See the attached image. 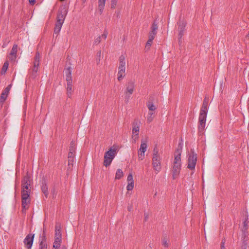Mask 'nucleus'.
Instances as JSON below:
<instances>
[{"instance_id":"obj_1","label":"nucleus","mask_w":249,"mask_h":249,"mask_svg":"<svg viewBox=\"0 0 249 249\" xmlns=\"http://www.w3.org/2000/svg\"><path fill=\"white\" fill-rule=\"evenodd\" d=\"M30 178L31 177L28 172H27L21 181V193H23L24 192L25 193H31L30 187L31 185L32 180Z\"/></svg>"},{"instance_id":"obj_2","label":"nucleus","mask_w":249,"mask_h":249,"mask_svg":"<svg viewBox=\"0 0 249 249\" xmlns=\"http://www.w3.org/2000/svg\"><path fill=\"white\" fill-rule=\"evenodd\" d=\"M197 161V155L193 149L187 155V168L191 170H194Z\"/></svg>"},{"instance_id":"obj_3","label":"nucleus","mask_w":249,"mask_h":249,"mask_svg":"<svg viewBox=\"0 0 249 249\" xmlns=\"http://www.w3.org/2000/svg\"><path fill=\"white\" fill-rule=\"evenodd\" d=\"M119 66L118 67V80L120 81L125 76V56L121 55L119 57Z\"/></svg>"},{"instance_id":"obj_4","label":"nucleus","mask_w":249,"mask_h":249,"mask_svg":"<svg viewBox=\"0 0 249 249\" xmlns=\"http://www.w3.org/2000/svg\"><path fill=\"white\" fill-rule=\"evenodd\" d=\"M116 149H112L111 148L109 150L107 151L105 153L104 159V165L106 167H107L110 165L112 160L114 158L116 154Z\"/></svg>"},{"instance_id":"obj_5","label":"nucleus","mask_w":249,"mask_h":249,"mask_svg":"<svg viewBox=\"0 0 249 249\" xmlns=\"http://www.w3.org/2000/svg\"><path fill=\"white\" fill-rule=\"evenodd\" d=\"M31 193H21V205H22V213H25L26 211L29 209V205L31 202L30 198Z\"/></svg>"},{"instance_id":"obj_6","label":"nucleus","mask_w":249,"mask_h":249,"mask_svg":"<svg viewBox=\"0 0 249 249\" xmlns=\"http://www.w3.org/2000/svg\"><path fill=\"white\" fill-rule=\"evenodd\" d=\"M177 24L178 25V40L179 43H180L181 42L182 37L184 35V33L185 31L186 22L183 19L180 18Z\"/></svg>"},{"instance_id":"obj_7","label":"nucleus","mask_w":249,"mask_h":249,"mask_svg":"<svg viewBox=\"0 0 249 249\" xmlns=\"http://www.w3.org/2000/svg\"><path fill=\"white\" fill-rule=\"evenodd\" d=\"M176 153V155H175V158L173 162V168H178L181 169V151L179 149H177Z\"/></svg>"},{"instance_id":"obj_8","label":"nucleus","mask_w":249,"mask_h":249,"mask_svg":"<svg viewBox=\"0 0 249 249\" xmlns=\"http://www.w3.org/2000/svg\"><path fill=\"white\" fill-rule=\"evenodd\" d=\"M152 165L156 173L157 174L161 169L160 158V156H156L152 158Z\"/></svg>"},{"instance_id":"obj_9","label":"nucleus","mask_w":249,"mask_h":249,"mask_svg":"<svg viewBox=\"0 0 249 249\" xmlns=\"http://www.w3.org/2000/svg\"><path fill=\"white\" fill-rule=\"evenodd\" d=\"M34 234L29 233L24 239V244L27 249H31L34 241Z\"/></svg>"},{"instance_id":"obj_10","label":"nucleus","mask_w":249,"mask_h":249,"mask_svg":"<svg viewBox=\"0 0 249 249\" xmlns=\"http://www.w3.org/2000/svg\"><path fill=\"white\" fill-rule=\"evenodd\" d=\"M67 14V11L65 8L59 10L57 15L56 22L63 24Z\"/></svg>"},{"instance_id":"obj_11","label":"nucleus","mask_w":249,"mask_h":249,"mask_svg":"<svg viewBox=\"0 0 249 249\" xmlns=\"http://www.w3.org/2000/svg\"><path fill=\"white\" fill-rule=\"evenodd\" d=\"M139 123H139L138 120H135L132 124V134H135V135L132 136V138H133L135 137V139L138 138L140 131Z\"/></svg>"},{"instance_id":"obj_12","label":"nucleus","mask_w":249,"mask_h":249,"mask_svg":"<svg viewBox=\"0 0 249 249\" xmlns=\"http://www.w3.org/2000/svg\"><path fill=\"white\" fill-rule=\"evenodd\" d=\"M155 100V97L154 95H150L149 96L148 100L146 103L147 108L149 111L153 112L156 109V107L154 105L153 102Z\"/></svg>"},{"instance_id":"obj_13","label":"nucleus","mask_w":249,"mask_h":249,"mask_svg":"<svg viewBox=\"0 0 249 249\" xmlns=\"http://www.w3.org/2000/svg\"><path fill=\"white\" fill-rule=\"evenodd\" d=\"M126 87L124 92L133 93L135 88V82L132 80L129 81L126 85Z\"/></svg>"},{"instance_id":"obj_14","label":"nucleus","mask_w":249,"mask_h":249,"mask_svg":"<svg viewBox=\"0 0 249 249\" xmlns=\"http://www.w3.org/2000/svg\"><path fill=\"white\" fill-rule=\"evenodd\" d=\"M41 189L42 192L44 194L46 198L48 197V188L46 180L44 178L43 179L41 183Z\"/></svg>"},{"instance_id":"obj_15","label":"nucleus","mask_w":249,"mask_h":249,"mask_svg":"<svg viewBox=\"0 0 249 249\" xmlns=\"http://www.w3.org/2000/svg\"><path fill=\"white\" fill-rule=\"evenodd\" d=\"M65 74L66 76L67 84H72L71 70L70 67H69L65 70Z\"/></svg>"},{"instance_id":"obj_16","label":"nucleus","mask_w":249,"mask_h":249,"mask_svg":"<svg viewBox=\"0 0 249 249\" xmlns=\"http://www.w3.org/2000/svg\"><path fill=\"white\" fill-rule=\"evenodd\" d=\"M42 236H43V239L39 244V249H47V245L46 244L45 234L44 231H43Z\"/></svg>"},{"instance_id":"obj_17","label":"nucleus","mask_w":249,"mask_h":249,"mask_svg":"<svg viewBox=\"0 0 249 249\" xmlns=\"http://www.w3.org/2000/svg\"><path fill=\"white\" fill-rule=\"evenodd\" d=\"M106 1V0H98V9L100 15L103 12Z\"/></svg>"},{"instance_id":"obj_18","label":"nucleus","mask_w":249,"mask_h":249,"mask_svg":"<svg viewBox=\"0 0 249 249\" xmlns=\"http://www.w3.org/2000/svg\"><path fill=\"white\" fill-rule=\"evenodd\" d=\"M62 25H63V24H62V23H60L56 22V23L55 24V27L54 29V31H53V35L55 34V35H56V36H57L58 35V34L59 33V32L61 29Z\"/></svg>"},{"instance_id":"obj_19","label":"nucleus","mask_w":249,"mask_h":249,"mask_svg":"<svg viewBox=\"0 0 249 249\" xmlns=\"http://www.w3.org/2000/svg\"><path fill=\"white\" fill-rule=\"evenodd\" d=\"M147 148V144L146 141L145 140H142L141 144L139 151H142V153H145Z\"/></svg>"},{"instance_id":"obj_20","label":"nucleus","mask_w":249,"mask_h":249,"mask_svg":"<svg viewBox=\"0 0 249 249\" xmlns=\"http://www.w3.org/2000/svg\"><path fill=\"white\" fill-rule=\"evenodd\" d=\"M67 94L69 98H71L72 93V84H67Z\"/></svg>"},{"instance_id":"obj_21","label":"nucleus","mask_w":249,"mask_h":249,"mask_svg":"<svg viewBox=\"0 0 249 249\" xmlns=\"http://www.w3.org/2000/svg\"><path fill=\"white\" fill-rule=\"evenodd\" d=\"M8 93L3 90L0 95V103H3L6 100Z\"/></svg>"},{"instance_id":"obj_22","label":"nucleus","mask_w":249,"mask_h":249,"mask_svg":"<svg viewBox=\"0 0 249 249\" xmlns=\"http://www.w3.org/2000/svg\"><path fill=\"white\" fill-rule=\"evenodd\" d=\"M180 171V169L178 168H174L172 169V173H173V178L174 179L177 178L179 175Z\"/></svg>"},{"instance_id":"obj_23","label":"nucleus","mask_w":249,"mask_h":249,"mask_svg":"<svg viewBox=\"0 0 249 249\" xmlns=\"http://www.w3.org/2000/svg\"><path fill=\"white\" fill-rule=\"evenodd\" d=\"M151 30L149 33H154L155 35L157 34V30H158V24L154 21L151 26Z\"/></svg>"},{"instance_id":"obj_24","label":"nucleus","mask_w":249,"mask_h":249,"mask_svg":"<svg viewBox=\"0 0 249 249\" xmlns=\"http://www.w3.org/2000/svg\"><path fill=\"white\" fill-rule=\"evenodd\" d=\"M248 218H246L244 221L243 222V227L242 230V233L244 234H245V233L248 230Z\"/></svg>"},{"instance_id":"obj_25","label":"nucleus","mask_w":249,"mask_h":249,"mask_svg":"<svg viewBox=\"0 0 249 249\" xmlns=\"http://www.w3.org/2000/svg\"><path fill=\"white\" fill-rule=\"evenodd\" d=\"M8 66H9L8 62L5 61L4 63V64L2 66V67L1 68V71H0L1 74H3L6 72V71H7V70L8 69Z\"/></svg>"},{"instance_id":"obj_26","label":"nucleus","mask_w":249,"mask_h":249,"mask_svg":"<svg viewBox=\"0 0 249 249\" xmlns=\"http://www.w3.org/2000/svg\"><path fill=\"white\" fill-rule=\"evenodd\" d=\"M123 172L121 169H117L115 174V179H120L123 176Z\"/></svg>"},{"instance_id":"obj_27","label":"nucleus","mask_w":249,"mask_h":249,"mask_svg":"<svg viewBox=\"0 0 249 249\" xmlns=\"http://www.w3.org/2000/svg\"><path fill=\"white\" fill-rule=\"evenodd\" d=\"M208 111V107L202 106L200 111L199 115L202 114V115H203L205 116H207Z\"/></svg>"},{"instance_id":"obj_28","label":"nucleus","mask_w":249,"mask_h":249,"mask_svg":"<svg viewBox=\"0 0 249 249\" xmlns=\"http://www.w3.org/2000/svg\"><path fill=\"white\" fill-rule=\"evenodd\" d=\"M207 116L199 115L198 118V124H206Z\"/></svg>"},{"instance_id":"obj_29","label":"nucleus","mask_w":249,"mask_h":249,"mask_svg":"<svg viewBox=\"0 0 249 249\" xmlns=\"http://www.w3.org/2000/svg\"><path fill=\"white\" fill-rule=\"evenodd\" d=\"M76 143L74 141H72L71 142L70 146L69 148V151L75 152Z\"/></svg>"},{"instance_id":"obj_30","label":"nucleus","mask_w":249,"mask_h":249,"mask_svg":"<svg viewBox=\"0 0 249 249\" xmlns=\"http://www.w3.org/2000/svg\"><path fill=\"white\" fill-rule=\"evenodd\" d=\"M205 124H198V132L200 133V135L203 134L205 127Z\"/></svg>"},{"instance_id":"obj_31","label":"nucleus","mask_w":249,"mask_h":249,"mask_svg":"<svg viewBox=\"0 0 249 249\" xmlns=\"http://www.w3.org/2000/svg\"><path fill=\"white\" fill-rule=\"evenodd\" d=\"M18 45L14 44L12 48V50L11 51L10 54L11 55L14 54V55H17V52H18Z\"/></svg>"},{"instance_id":"obj_32","label":"nucleus","mask_w":249,"mask_h":249,"mask_svg":"<svg viewBox=\"0 0 249 249\" xmlns=\"http://www.w3.org/2000/svg\"><path fill=\"white\" fill-rule=\"evenodd\" d=\"M69 168L71 169L73 165L74 162V158H68Z\"/></svg>"},{"instance_id":"obj_33","label":"nucleus","mask_w":249,"mask_h":249,"mask_svg":"<svg viewBox=\"0 0 249 249\" xmlns=\"http://www.w3.org/2000/svg\"><path fill=\"white\" fill-rule=\"evenodd\" d=\"M169 241L167 237H164L162 239V244L165 247H168Z\"/></svg>"},{"instance_id":"obj_34","label":"nucleus","mask_w":249,"mask_h":249,"mask_svg":"<svg viewBox=\"0 0 249 249\" xmlns=\"http://www.w3.org/2000/svg\"><path fill=\"white\" fill-rule=\"evenodd\" d=\"M154 114V113L153 112L149 111L148 114L147 118V122L148 123H150L153 120V117H152L153 115Z\"/></svg>"},{"instance_id":"obj_35","label":"nucleus","mask_w":249,"mask_h":249,"mask_svg":"<svg viewBox=\"0 0 249 249\" xmlns=\"http://www.w3.org/2000/svg\"><path fill=\"white\" fill-rule=\"evenodd\" d=\"M134 188V182H129L127 185L126 188L128 191L132 190Z\"/></svg>"},{"instance_id":"obj_36","label":"nucleus","mask_w":249,"mask_h":249,"mask_svg":"<svg viewBox=\"0 0 249 249\" xmlns=\"http://www.w3.org/2000/svg\"><path fill=\"white\" fill-rule=\"evenodd\" d=\"M124 94L125 95V103H127L128 102V101H129V100L130 99L131 95L132 94V93L124 92Z\"/></svg>"},{"instance_id":"obj_37","label":"nucleus","mask_w":249,"mask_h":249,"mask_svg":"<svg viewBox=\"0 0 249 249\" xmlns=\"http://www.w3.org/2000/svg\"><path fill=\"white\" fill-rule=\"evenodd\" d=\"M144 158V153L138 151V159L140 160H142Z\"/></svg>"},{"instance_id":"obj_38","label":"nucleus","mask_w":249,"mask_h":249,"mask_svg":"<svg viewBox=\"0 0 249 249\" xmlns=\"http://www.w3.org/2000/svg\"><path fill=\"white\" fill-rule=\"evenodd\" d=\"M61 245V243H58L57 241H54L53 244V248L55 249H59Z\"/></svg>"},{"instance_id":"obj_39","label":"nucleus","mask_w":249,"mask_h":249,"mask_svg":"<svg viewBox=\"0 0 249 249\" xmlns=\"http://www.w3.org/2000/svg\"><path fill=\"white\" fill-rule=\"evenodd\" d=\"M127 181H128V183L131 182H134L133 176H132V173H130L128 175L127 178Z\"/></svg>"},{"instance_id":"obj_40","label":"nucleus","mask_w":249,"mask_h":249,"mask_svg":"<svg viewBox=\"0 0 249 249\" xmlns=\"http://www.w3.org/2000/svg\"><path fill=\"white\" fill-rule=\"evenodd\" d=\"M155 35H155L154 33H149V34L148 40H149V42H152L153 41V40L154 39Z\"/></svg>"},{"instance_id":"obj_41","label":"nucleus","mask_w":249,"mask_h":249,"mask_svg":"<svg viewBox=\"0 0 249 249\" xmlns=\"http://www.w3.org/2000/svg\"><path fill=\"white\" fill-rule=\"evenodd\" d=\"M152 43V42H149V40H147V41L146 43L145 46V49L146 51L150 49V48L151 46Z\"/></svg>"},{"instance_id":"obj_42","label":"nucleus","mask_w":249,"mask_h":249,"mask_svg":"<svg viewBox=\"0 0 249 249\" xmlns=\"http://www.w3.org/2000/svg\"><path fill=\"white\" fill-rule=\"evenodd\" d=\"M61 226L59 223H56L55 226V231H61Z\"/></svg>"},{"instance_id":"obj_43","label":"nucleus","mask_w":249,"mask_h":249,"mask_svg":"<svg viewBox=\"0 0 249 249\" xmlns=\"http://www.w3.org/2000/svg\"><path fill=\"white\" fill-rule=\"evenodd\" d=\"M118 0H111V8H114L117 4Z\"/></svg>"},{"instance_id":"obj_44","label":"nucleus","mask_w":249,"mask_h":249,"mask_svg":"<svg viewBox=\"0 0 249 249\" xmlns=\"http://www.w3.org/2000/svg\"><path fill=\"white\" fill-rule=\"evenodd\" d=\"M40 57V56L39 53L38 52H36V55L34 58V60L39 61Z\"/></svg>"},{"instance_id":"obj_45","label":"nucleus","mask_w":249,"mask_h":249,"mask_svg":"<svg viewBox=\"0 0 249 249\" xmlns=\"http://www.w3.org/2000/svg\"><path fill=\"white\" fill-rule=\"evenodd\" d=\"M101 36H99L97 38H96L94 42V45H97L99 44L101 42Z\"/></svg>"},{"instance_id":"obj_46","label":"nucleus","mask_w":249,"mask_h":249,"mask_svg":"<svg viewBox=\"0 0 249 249\" xmlns=\"http://www.w3.org/2000/svg\"><path fill=\"white\" fill-rule=\"evenodd\" d=\"M8 58L11 61H15L16 60V59L17 58V55H14V54L11 55V54H9V55L8 56Z\"/></svg>"},{"instance_id":"obj_47","label":"nucleus","mask_w":249,"mask_h":249,"mask_svg":"<svg viewBox=\"0 0 249 249\" xmlns=\"http://www.w3.org/2000/svg\"><path fill=\"white\" fill-rule=\"evenodd\" d=\"M75 152H72L69 151L68 153V158H74L75 157Z\"/></svg>"},{"instance_id":"obj_48","label":"nucleus","mask_w":249,"mask_h":249,"mask_svg":"<svg viewBox=\"0 0 249 249\" xmlns=\"http://www.w3.org/2000/svg\"><path fill=\"white\" fill-rule=\"evenodd\" d=\"M156 156H159L158 154V150L157 148L155 147L153 150V157H155Z\"/></svg>"},{"instance_id":"obj_49","label":"nucleus","mask_w":249,"mask_h":249,"mask_svg":"<svg viewBox=\"0 0 249 249\" xmlns=\"http://www.w3.org/2000/svg\"><path fill=\"white\" fill-rule=\"evenodd\" d=\"M202 106L208 107V100L207 99L204 100Z\"/></svg>"},{"instance_id":"obj_50","label":"nucleus","mask_w":249,"mask_h":249,"mask_svg":"<svg viewBox=\"0 0 249 249\" xmlns=\"http://www.w3.org/2000/svg\"><path fill=\"white\" fill-rule=\"evenodd\" d=\"M55 231V237H61L62 235H61V231Z\"/></svg>"},{"instance_id":"obj_51","label":"nucleus","mask_w":249,"mask_h":249,"mask_svg":"<svg viewBox=\"0 0 249 249\" xmlns=\"http://www.w3.org/2000/svg\"><path fill=\"white\" fill-rule=\"evenodd\" d=\"M225 242V239H222L221 243V249H225L224 244Z\"/></svg>"},{"instance_id":"obj_52","label":"nucleus","mask_w":249,"mask_h":249,"mask_svg":"<svg viewBox=\"0 0 249 249\" xmlns=\"http://www.w3.org/2000/svg\"><path fill=\"white\" fill-rule=\"evenodd\" d=\"M108 33L107 31L105 30L104 34L102 35L101 37L104 38V39H106Z\"/></svg>"},{"instance_id":"obj_53","label":"nucleus","mask_w":249,"mask_h":249,"mask_svg":"<svg viewBox=\"0 0 249 249\" xmlns=\"http://www.w3.org/2000/svg\"><path fill=\"white\" fill-rule=\"evenodd\" d=\"M11 85H9L6 88H5L4 90L6 92H7L8 93H9V91H10V89H11Z\"/></svg>"},{"instance_id":"obj_54","label":"nucleus","mask_w":249,"mask_h":249,"mask_svg":"<svg viewBox=\"0 0 249 249\" xmlns=\"http://www.w3.org/2000/svg\"><path fill=\"white\" fill-rule=\"evenodd\" d=\"M38 68V67H37L33 66L32 71H33V72L35 73V74L37 72Z\"/></svg>"},{"instance_id":"obj_55","label":"nucleus","mask_w":249,"mask_h":249,"mask_svg":"<svg viewBox=\"0 0 249 249\" xmlns=\"http://www.w3.org/2000/svg\"><path fill=\"white\" fill-rule=\"evenodd\" d=\"M54 241H57L58 243H61V237H55Z\"/></svg>"},{"instance_id":"obj_56","label":"nucleus","mask_w":249,"mask_h":249,"mask_svg":"<svg viewBox=\"0 0 249 249\" xmlns=\"http://www.w3.org/2000/svg\"><path fill=\"white\" fill-rule=\"evenodd\" d=\"M39 65V61L34 60V66H36V67H38Z\"/></svg>"},{"instance_id":"obj_57","label":"nucleus","mask_w":249,"mask_h":249,"mask_svg":"<svg viewBox=\"0 0 249 249\" xmlns=\"http://www.w3.org/2000/svg\"><path fill=\"white\" fill-rule=\"evenodd\" d=\"M29 1L30 4L32 5H34L36 2L35 0H29Z\"/></svg>"},{"instance_id":"obj_58","label":"nucleus","mask_w":249,"mask_h":249,"mask_svg":"<svg viewBox=\"0 0 249 249\" xmlns=\"http://www.w3.org/2000/svg\"><path fill=\"white\" fill-rule=\"evenodd\" d=\"M128 210L129 212H131V211H132L133 210V206H132V205H130V206L128 207Z\"/></svg>"},{"instance_id":"obj_59","label":"nucleus","mask_w":249,"mask_h":249,"mask_svg":"<svg viewBox=\"0 0 249 249\" xmlns=\"http://www.w3.org/2000/svg\"><path fill=\"white\" fill-rule=\"evenodd\" d=\"M148 214L144 213V220L146 221L147 219H148Z\"/></svg>"},{"instance_id":"obj_60","label":"nucleus","mask_w":249,"mask_h":249,"mask_svg":"<svg viewBox=\"0 0 249 249\" xmlns=\"http://www.w3.org/2000/svg\"><path fill=\"white\" fill-rule=\"evenodd\" d=\"M61 249H67V248L65 246H63L61 248Z\"/></svg>"},{"instance_id":"obj_61","label":"nucleus","mask_w":249,"mask_h":249,"mask_svg":"<svg viewBox=\"0 0 249 249\" xmlns=\"http://www.w3.org/2000/svg\"><path fill=\"white\" fill-rule=\"evenodd\" d=\"M82 0V2L84 3H85L87 0Z\"/></svg>"},{"instance_id":"obj_62","label":"nucleus","mask_w":249,"mask_h":249,"mask_svg":"<svg viewBox=\"0 0 249 249\" xmlns=\"http://www.w3.org/2000/svg\"><path fill=\"white\" fill-rule=\"evenodd\" d=\"M247 37L249 39V33L247 35Z\"/></svg>"}]
</instances>
